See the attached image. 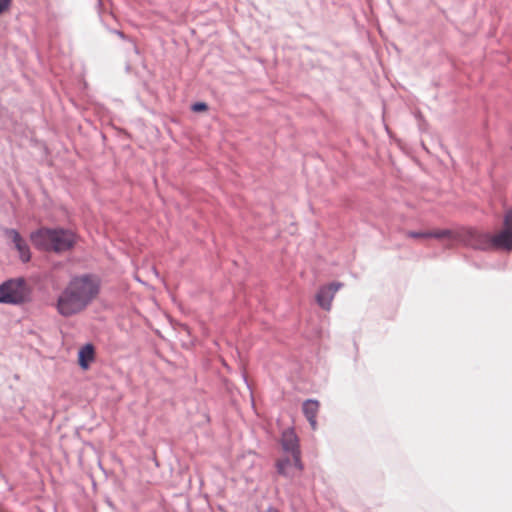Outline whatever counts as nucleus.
I'll return each instance as SVG.
<instances>
[{
  "label": "nucleus",
  "mask_w": 512,
  "mask_h": 512,
  "mask_svg": "<svg viewBox=\"0 0 512 512\" xmlns=\"http://www.w3.org/2000/svg\"><path fill=\"white\" fill-rule=\"evenodd\" d=\"M342 287V283L334 282L329 285L323 286L319 289L316 295L318 305L329 311L331 309L332 301L336 292Z\"/></svg>",
  "instance_id": "6"
},
{
  "label": "nucleus",
  "mask_w": 512,
  "mask_h": 512,
  "mask_svg": "<svg viewBox=\"0 0 512 512\" xmlns=\"http://www.w3.org/2000/svg\"><path fill=\"white\" fill-rule=\"evenodd\" d=\"M277 472L285 477H294L303 470L301 462V452L296 454H287L281 457L276 463Z\"/></svg>",
  "instance_id": "5"
},
{
  "label": "nucleus",
  "mask_w": 512,
  "mask_h": 512,
  "mask_svg": "<svg viewBox=\"0 0 512 512\" xmlns=\"http://www.w3.org/2000/svg\"><path fill=\"white\" fill-rule=\"evenodd\" d=\"M504 228L501 232L506 233L505 240L507 241L510 250L512 251V209L508 210L503 220Z\"/></svg>",
  "instance_id": "12"
},
{
  "label": "nucleus",
  "mask_w": 512,
  "mask_h": 512,
  "mask_svg": "<svg viewBox=\"0 0 512 512\" xmlns=\"http://www.w3.org/2000/svg\"><path fill=\"white\" fill-rule=\"evenodd\" d=\"M452 231L449 229H436L431 231H422V232H407V237L416 238V239H428V238H436V239H444L451 238Z\"/></svg>",
  "instance_id": "9"
},
{
  "label": "nucleus",
  "mask_w": 512,
  "mask_h": 512,
  "mask_svg": "<svg viewBox=\"0 0 512 512\" xmlns=\"http://www.w3.org/2000/svg\"><path fill=\"white\" fill-rule=\"evenodd\" d=\"M29 293L23 278L8 280L0 285V303L14 305L24 303Z\"/></svg>",
  "instance_id": "4"
},
{
  "label": "nucleus",
  "mask_w": 512,
  "mask_h": 512,
  "mask_svg": "<svg viewBox=\"0 0 512 512\" xmlns=\"http://www.w3.org/2000/svg\"><path fill=\"white\" fill-rule=\"evenodd\" d=\"M5 236L11 240V242L15 245L19 253V257L23 262H28L31 259V253L28 244L21 237L19 232L15 229H6Z\"/></svg>",
  "instance_id": "7"
},
{
  "label": "nucleus",
  "mask_w": 512,
  "mask_h": 512,
  "mask_svg": "<svg viewBox=\"0 0 512 512\" xmlns=\"http://www.w3.org/2000/svg\"><path fill=\"white\" fill-rule=\"evenodd\" d=\"M265 512H278V511H276V510H274V509H268V510H267V511H265Z\"/></svg>",
  "instance_id": "15"
},
{
  "label": "nucleus",
  "mask_w": 512,
  "mask_h": 512,
  "mask_svg": "<svg viewBox=\"0 0 512 512\" xmlns=\"http://www.w3.org/2000/svg\"><path fill=\"white\" fill-rule=\"evenodd\" d=\"M11 0H0V14L8 9L10 6Z\"/></svg>",
  "instance_id": "14"
},
{
  "label": "nucleus",
  "mask_w": 512,
  "mask_h": 512,
  "mask_svg": "<svg viewBox=\"0 0 512 512\" xmlns=\"http://www.w3.org/2000/svg\"><path fill=\"white\" fill-rule=\"evenodd\" d=\"M101 283L91 274L74 276L58 295L55 308L63 317L82 313L99 296Z\"/></svg>",
  "instance_id": "1"
},
{
  "label": "nucleus",
  "mask_w": 512,
  "mask_h": 512,
  "mask_svg": "<svg viewBox=\"0 0 512 512\" xmlns=\"http://www.w3.org/2000/svg\"><path fill=\"white\" fill-rule=\"evenodd\" d=\"M191 109L194 112H204L208 110V106L204 102H197L191 106Z\"/></svg>",
  "instance_id": "13"
},
{
  "label": "nucleus",
  "mask_w": 512,
  "mask_h": 512,
  "mask_svg": "<svg viewBox=\"0 0 512 512\" xmlns=\"http://www.w3.org/2000/svg\"><path fill=\"white\" fill-rule=\"evenodd\" d=\"M95 350L93 345L86 344L78 352V363L83 370H87L94 361Z\"/></svg>",
  "instance_id": "10"
},
{
  "label": "nucleus",
  "mask_w": 512,
  "mask_h": 512,
  "mask_svg": "<svg viewBox=\"0 0 512 512\" xmlns=\"http://www.w3.org/2000/svg\"><path fill=\"white\" fill-rule=\"evenodd\" d=\"M30 239L36 248L57 253L71 249L76 243V235L65 229L41 228L31 233Z\"/></svg>",
  "instance_id": "2"
},
{
  "label": "nucleus",
  "mask_w": 512,
  "mask_h": 512,
  "mask_svg": "<svg viewBox=\"0 0 512 512\" xmlns=\"http://www.w3.org/2000/svg\"><path fill=\"white\" fill-rule=\"evenodd\" d=\"M319 411V403L316 400H307L303 404V413L309 421L312 429H316V417Z\"/></svg>",
  "instance_id": "11"
},
{
  "label": "nucleus",
  "mask_w": 512,
  "mask_h": 512,
  "mask_svg": "<svg viewBox=\"0 0 512 512\" xmlns=\"http://www.w3.org/2000/svg\"><path fill=\"white\" fill-rule=\"evenodd\" d=\"M506 233L501 230L495 234L472 230L469 232V243L480 250H506L511 251L505 240Z\"/></svg>",
  "instance_id": "3"
},
{
  "label": "nucleus",
  "mask_w": 512,
  "mask_h": 512,
  "mask_svg": "<svg viewBox=\"0 0 512 512\" xmlns=\"http://www.w3.org/2000/svg\"><path fill=\"white\" fill-rule=\"evenodd\" d=\"M281 444L287 454L300 452L298 437L293 429H287L282 433Z\"/></svg>",
  "instance_id": "8"
}]
</instances>
